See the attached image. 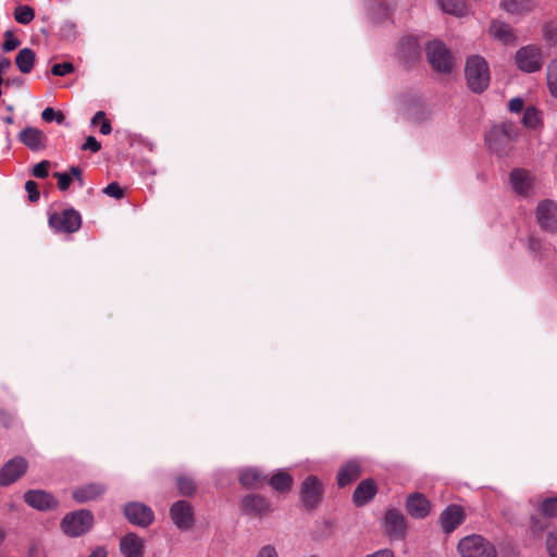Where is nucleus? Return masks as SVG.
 <instances>
[{"instance_id":"052dcab7","label":"nucleus","mask_w":557,"mask_h":557,"mask_svg":"<svg viewBox=\"0 0 557 557\" xmlns=\"http://www.w3.org/2000/svg\"><path fill=\"white\" fill-rule=\"evenodd\" d=\"M5 539V532L3 529L0 528V544L4 541Z\"/></svg>"},{"instance_id":"6e6d98bb","label":"nucleus","mask_w":557,"mask_h":557,"mask_svg":"<svg viewBox=\"0 0 557 557\" xmlns=\"http://www.w3.org/2000/svg\"><path fill=\"white\" fill-rule=\"evenodd\" d=\"M88 557H107V550L103 547H98Z\"/></svg>"},{"instance_id":"58836bf2","label":"nucleus","mask_w":557,"mask_h":557,"mask_svg":"<svg viewBox=\"0 0 557 557\" xmlns=\"http://www.w3.org/2000/svg\"><path fill=\"white\" fill-rule=\"evenodd\" d=\"M546 548L549 557H557V530L547 534Z\"/></svg>"},{"instance_id":"f8f14e48","label":"nucleus","mask_w":557,"mask_h":557,"mask_svg":"<svg viewBox=\"0 0 557 557\" xmlns=\"http://www.w3.org/2000/svg\"><path fill=\"white\" fill-rule=\"evenodd\" d=\"M240 510L250 516L263 517L272 511L270 503L260 495L249 494L242 498Z\"/></svg>"},{"instance_id":"9b49d317","label":"nucleus","mask_w":557,"mask_h":557,"mask_svg":"<svg viewBox=\"0 0 557 557\" xmlns=\"http://www.w3.org/2000/svg\"><path fill=\"white\" fill-rule=\"evenodd\" d=\"M536 218L542 228L557 231V202L549 199L541 201L536 208Z\"/></svg>"},{"instance_id":"6ab92c4d","label":"nucleus","mask_w":557,"mask_h":557,"mask_svg":"<svg viewBox=\"0 0 557 557\" xmlns=\"http://www.w3.org/2000/svg\"><path fill=\"white\" fill-rule=\"evenodd\" d=\"M376 494V484L373 480L361 481L352 494V500L357 506H363L369 503Z\"/></svg>"},{"instance_id":"a18cd8bd","label":"nucleus","mask_w":557,"mask_h":557,"mask_svg":"<svg viewBox=\"0 0 557 557\" xmlns=\"http://www.w3.org/2000/svg\"><path fill=\"white\" fill-rule=\"evenodd\" d=\"M100 148V143L94 136H88L85 144L82 146L83 150H90L92 152H98Z\"/></svg>"},{"instance_id":"5fc2aeb1","label":"nucleus","mask_w":557,"mask_h":557,"mask_svg":"<svg viewBox=\"0 0 557 557\" xmlns=\"http://www.w3.org/2000/svg\"><path fill=\"white\" fill-rule=\"evenodd\" d=\"M69 174L71 175L72 178L74 177L76 180H81L82 170L78 166H71Z\"/></svg>"},{"instance_id":"09e8293b","label":"nucleus","mask_w":557,"mask_h":557,"mask_svg":"<svg viewBox=\"0 0 557 557\" xmlns=\"http://www.w3.org/2000/svg\"><path fill=\"white\" fill-rule=\"evenodd\" d=\"M384 5H385V12L383 14L379 13L377 20L386 17L387 13L395 8L396 2H395V0H384Z\"/></svg>"},{"instance_id":"412c9836","label":"nucleus","mask_w":557,"mask_h":557,"mask_svg":"<svg viewBox=\"0 0 557 557\" xmlns=\"http://www.w3.org/2000/svg\"><path fill=\"white\" fill-rule=\"evenodd\" d=\"M20 139L30 150H39L45 147L46 135L38 128L27 127L20 133Z\"/></svg>"},{"instance_id":"3c124183","label":"nucleus","mask_w":557,"mask_h":557,"mask_svg":"<svg viewBox=\"0 0 557 557\" xmlns=\"http://www.w3.org/2000/svg\"><path fill=\"white\" fill-rule=\"evenodd\" d=\"M502 515L508 521H512L516 517L515 512L509 508V506L504 505L502 508Z\"/></svg>"},{"instance_id":"aec40b11","label":"nucleus","mask_w":557,"mask_h":557,"mask_svg":"<svg viewBox=\"0 0 557 557\" xmlns=\"http://www.w3.org/2000/svg\"><path fill=\"white\" fill-rule=\"evenodd\" d=\"M408 512L413 518H424L430 512V503L429 500L421 494H412L408 497L406 504Z\"/></svg>"},{"instance_id":"7ed1b4c3","label":"nucleus","mask_w":557,"mask_h":557,"mask_svg":"<svg viewBox=\"0 0 557 557\" xmlns=\"http://www.w3.org/2000/svg\"><path fill=\"white\" fill-rule=\"evenodd\" d=\"M458 552L462 557H496L497 553L492 543L481 535H469L460 540Z\"/></svg>"},{"instance_id":"680f3d73","label":"nucleus","mask_w":557,"mask_h":557,"mask_svg":"<svg viewBox=\"0 0 557 557\" xmlns=\"http://www.w3.org/2000/svg\"><path fill=\"white\" fill-rule=\"evenodd\" d=\"M4 122H5L7 124H12V123H13V117H12V116H7V117L4 119Z\"/></svg>"},{"instance_id":"7c9ffc66","label":"nucleus","mask_w":557,"mask_h":557,"mask_svg":"<svg viewBox=\"0 0 557 557\" xmlns=\"http://www.w3.org/2000/svg\"><path fill=\"white\" fill-rule=\"evenodd\" d=\"M546 79L550 95L557 98V58L552 60L547 65Z\"/></svg>"},{"instance_id":"bf43d9fd","label":"nucleus","mask_w":557,"mask_h":557,"mask_svg":"<svg viewBox=\"0 0 557 557\" xmlns=\"http://www.w3.org/2000/svg\"><path fill=\"white\" fill-rule=\"evenodd\" d=\"M428 115H429V111H428L426 109H423V110H422V116H421V117H416V121H422V120H424Z\"/></svg>"},{"instance_id":"37998d69","label":"nucleus","mask_w":557,"mask_h":557,"mask_svg":"<svg viewBox=\"0 0 557 557\" xmlns=\"http://www.w3.org/2000/svg\"><path fill=\"white\" fill-rule=\"evenodd\" d=\"M255 557H280L275 546L267 544L261 546Z\"/></svg>"},{"instance_id":"f704fd0d","label":"nucleus","mask_w":557,"mask_h":557,"mask_svg":"<svg viewBox=\"0 0 557 557\" xmlns=\"http://www.w3.org/2000/svg\"><path fill=\"white\" fill-rule=\"evenodd\" d=\"M41 117L45 122L55 121L59 124L64 122V114L61 111H54L52 108L48 107L41 112Z\"/></svg>"},{"instance_id":"864d4df0","label":"nucleus","mask_w":557,"mask_h":557,"mask_svg":"<svg viewBox=\"0 0 557 557\" xmlns=\"http://www.w3.org/2000/svg\"><path fill=\"white\" fill-rule=\"evenodd\" d=\"M11 66V61L8 58H2L0 60V75L4 73Z\"/></svg>"},{"instance_id":"20e7f679","label":"nucleus","mask_w":557,"mask_h":557,"mask_svg":"<svg viewBox=\"0 0 557 557\" xmlns=\"http://www.w3.org/2000/svg\"><path fill=\"white\" fill-rule=\"evenodd\" d=\"M94 522V517L88 510H77L66 515L61 523L62 530L70 536H79L87 532Z\"/></svg>"},{"instance_id":"4468645a","label":"nucleus","mask_w":557,"mask_h":557,"mask_svg":"<svg viewBox=\"0 0 557 557\" xmlns=\"http://www.w3.org/2000/svg\"><path fill=\"white\" fill-rule=\"evenodd\" d=\"M25 503L37 510H49L57 508V499L49 493L41 490H32L24 494Z\"/></svg>"},{"instance_id":"2f4dec72","label":"nucleus","mask_w":557,"mask_h":557,"mask_svg":"<svg viewBox=\"0 0 557 557\" xmlns=\"http://www.w3.org/2000/svg\"><path fill=\"white\" fill-rule=\"evenodd\" d=\"M35 17L34 10L28 5H18L14 11V18L20 24H29Z\"/></svg>"},{"instance_id":"c756f323","label":"nucleus","mask_w":557,"mask_h":557,"mask_svg":"<svg viewBox=\"0 0 557 557\" xmlns=\"http://www.w3.org/2000/svg\"><path fill=\"white\" fill-rule=\"evenodd\" d=\"M442 10L456 16H465L469 9L463 0H437Z\"/></svg>"},{"instance_id":"e2e57ef3","label":"nucleus","mask_w":557,"mask_h":557,"mask_svg":"<svg viewBox=\"0 0 557 557\" xmlns=\"http://www.w3.org/2000/svg\"><path fill=\"white\" fill-rule=\"evenodd\" d=\"M76 181H77V183L79 184V186H84V180H83V177H82V176H81V180H76Z\"/></svg>"},{"instance_id":"0e129e2a","label":"nucleus","mask_w":557,"mask_h":557,"mask_svg":"<svg viewBox=\"0 0 557 557\" xmlns=\"http://www.w3.org/2000/svg\"><path fill=\"white\" fill-rule=\"evenodd\" d=\"M377 10H379V8H375V7L372 8V11H373L374 14H376Z\"/></svg>"},{"instance_id":"a19ab883","label":"nucleus","mask_w":557,"mask_h":557,"mask_svg":"<svg viewBox=\"0 0 557 557\" xmlns=\"http://www.w3.org/2000/svg\"><path fill=\"white\" fill-rule=\"evenodd\" d=\"M49 166L50 162L47 160L37 163L33 169V175L37 178H46L48 176Z\"/></svg>"},{"instance_id":"ddd939ff","label":"nucleus","mask_w":557,"mask_h":557,"mask_svg":"<svg viewBox=\"0 0 557 557\" xmlns=\"http://www.w3.org/2000/svg\"><path fill=\"white\" fill-rule=\"evenodd\" d=\"M170 515L180 530H188L194 523L191 506L184 500L174 503L170 509Z\"/></svg>"},{"instance_id":"ea45409f","label":"nucleus","mask_w":557,"mask_h":557,"mask_svg":"<svg viewBox=\"0 0 557 557\" xmlns=\"http://www.w3.org/2000/svg\"><path fill=\"white\" fill-rule=\"evenodd\" d=\"M103 193L109 196V197H113L115 199H121L123 198L124 196V191L123 189L121 188V186L113 182V183H110L104 189H103Z\"/></svg>"},{"instance_id":"72a5a7b5","label":"nucleus","mask_w":557,"mask_h":557,"mask_svg":"<svg viewBox=\"0 0 557 557\" xmlns=\"http://www.w3.org/2000/svg\"><path fill=\"white\" fill-rule=\"evenodd\" d=\"M20 45L21 41L15 37L13 30L9 29L4 32V41L1 47L4 52H10L16 49Z\"/></svg>"},{"instance_id":"a211bd4d","label":"nucleus","mask_w":557,"mask_h":557,"mask_svg":"<svg viewBox=\"0 0 557 557\" xmlns=\"http://www.w3.org/2000/svg\"><path fill=\"white\" fill-rule=\"evenodd\" d=\"M463 511L459 506L451 505L441 515L440 521L445 532L454 531L463 521Z\"/></svg>"},{"instance_id":"1a4fd4ad","label":"nucleus","mask_w":557,"mask_h":557,"mask_svg":"<svg viewBox=\"0 0 557 557\" xmlns=\"http://www.w3.org/2000/svg\"><path fill=\"white\" fill-rule=\"evenodd\" d=\"M27 461L23 457H14L0 469V485L8 486L18 480L27 470Z\"/></svg>"},{"instance_id":"5701e85b","label":"nucleus","mask_w":557,"mask_h":557,"mask_svg":"<svg viewBox=\"0 0 557 557\" xmlns=\"http://www.w3.org/2000/svg\"><path fill=\"white\" fill-rule=\"evenodd\" d=\"M510 183L515 191L524 195L532 185V176L524 170L516 169L510 174Z\"/></svg>"},{"instance_id":"cd10ccee","label":"nucleus","mask_w":557,"mask_h":557,"mask_svg":"<svg viewBox=\"0 0 557 557\" xmlns=\"http://www.w3.org/2000/svg\"><path fill=\"white\" fill-rule=\"evenodd\" d=\"M35 59V52L30 48H23L15 58V64L23 74H28L34 67Z\"/></svg>"},{"instance_id":"393cba45","label":"nucleus","mask_w":557,"mask_h":557,"mask_svg":"<svg viewBox=\"0 0 557 557\" xmlns=\"http://www.w3.org/2000/svg\"><path fill=\"white\" fill-rule=\"evenodd\" d=\"M360 467L357 462H347L337 474V483L341 487L349 485L360 476Z\"/></svg>"},{"instance_id":"de8ad7c7","label":"nucleus","mask_w":557,"mask_h":557,"mask_svg":"<svg viewBox=\"0 0 557 557\" xmlns=\"http://www.w3.org/2000/svg\"><path fill=\"white\" fill-rule=\"evenodd\" d=\"M63 37H70L75 33V25L72 22H65L61 27Z\"/></svg>"},{"instance_id":"0eeeda50","label":"nucleus","mask_w":557,"mask_h":557,"mask_svg":"<svg viewBox=\"0 0 557 557\" xmlns=\"http://www.w3.org/2000/svg\"><path fill=\"white\" fill-rule=\"evenodd\" d=\"M428 60L440 73H449L453 69V57L441 41H432L426 46Z\"/></svg>"},{"instance_id":"f257e3e1","label":"nucleus","mask_w":557,"mask_h":557,"mask_svg":"<svg viewBox=\"0 0 557 557\" xmlns=\"http://www.w3.org/2000/svg\"><path fill=\"white\" fill-rule=\"evenodd\" d=\"M465 75L467 85L473 92L480 94L490 85V69L487 62L480 55H471L468 58Z\"/></svg>"},{"instance_id":"bb28decb","label":"nucleus","mask_w":557,"mask_h":557,"mask_svg":"<svg viewBox=\"0 0 557 557\" xmlns=\"http://www.w3.org/2000/svg\"><path fill=\"white\" fill-rule=\"evenodd\" d=\"M491 35L502 41L503 44H510L515 41V35L511 27L503 22L495 21L490 27Z\"/></svg>"},{"instance_id":"a878e982","label":"nucleus","mask_w":557,"mask_h":557,"mask_svg":"<svg viewBox=\"0 0 557 557\" xmlns=\"http://www.w3.org/2000/svg\"><path fill=\"white\" fill-rule=\"evenodd\" d=\"M398 50L401 58H404L406 62H409L416 60L419 57L420 45L416 38L407 37L399 42Z\"/></svg>"},{"instance_id":"4c0bfd02","label":"nucleus","mask_w":557,"mask_h":557,"mask_svg":"<svg viewBox=\"0 0 557 557\" xmlns=\"http://www.w3.org/2000/svg\"><path fill=\"white\" fill-rule=\"evenodd\" d=\"M74 71V66L70 62L54 64L51 67V73L55 76H65Z\"/></svg>"},{"instance_id":"8fccbe9b","label":"nucleus","mask_w":557,"mask_h":557,"mask_svg":"<svg viewBox=\"0 0 557 557\" xmlns=\"http://www.w3.org/2000/svg\"><path fill=\"white\" fill-rule=\"evenodd\" d=\"M364 557H394V553L391 549H380L375 553L369 554Z\"/></svg>"},{"instance_id":"4d7b16f0","label":"nucleus","mask_w":557,"mask_h":557,"mask_svg":"<svg viewBox=\"0 0 557 557\" xmlns=\"http://www.w3.org/2000/svg\"><path fill=\"white\" fill-rule=\"evenodd\" d=\"M103 119H106L104 112L98 111L91 119V124H97L99 121H102Z\"/></svg>"},{"instance_id":"f03ea898","label":"nucleus","mask_w":557,"mask_h":557,"mask_svg":"<svg viewBox=\"0 0 557 557\" xmlns=\"http://www.w3.org/2000/svg\"><path fill=\"white\" fill-rule=\"evenodd\" d=\"M517 138V127L509 122L493 126L485 136L486 145L495 153L503 154Z\"/></svg>"},{"instance_id":"4be33fe9","label":"nucleus","mask_w":557,"mask_h":557,"mask_svg":"<svg viewBox=\"0 0 557 557\" xmlns=\"http://www.w3.org/2000/svg\"><path fill=\"white\" fill-rule=\"evenodd\" d=\"M500 8L511 15H523L535 8L534 0H502Z\"/></svg>"},{"instance_id":"2eb2a0df","label":"nucleus","mask_w":557,"mask_h":557,"mask_svg":"<svg viewBox=\"0 0 557 557\" xmlns=\"http://www.w3.org/2000/svg\"><path fill=\"white\" fill-rule=\"evenodd\" d=\"M385 530L392 537H403L406 532L404 515L396 509L388 510L385 515Z\"/></svg>"},{"instance_id":"39448f33","label":"nucleus","mask_w":557,"mask_h":557,"mask_svg":"<svg viewBox=\"0 0 557 557\" xmlns=\"http://www.w3.org/2000/svg\"><path fill=\"white\" fill-rule=\"evenodd\" d=\"M515 60L519 70L525 73H533L541 70L543 65V53L540 47L528 45L516 52Z\"/></svg>"},{"instance_id":"6e6552de","label":"nucleus","mask_w":557,"mask_h":557,"mask_svg":"<svg viewBox=\"0 0 557 557\" xmlns=\"http://www.w3.org/2000/svg\"><path fill=\"white\" fill-rule=\"evenodd\" d=\"M81 224V214L74 209H66L61 213H53L49 216V225L55 232L74 233L78 231Z\"/></svg>"},{"instance_id":"49530a36","label":"nucleus","mask_w":557,"mask_h":557,"mask_svg":"<svg viewBox=\"0 0 557 557\" xmlns=\"http://www.w3.org/2000/svg\"><path fill=\"white\" fill-rule=\"evenodd\" d=\"M511 112H520L523 109V100L521 98H512L508 102Z\"/></svg>"},{"instance_id":"79ce46f5","label":"nucleus","mask_w":557,"mask_h":557,"mask_svg":"<svg viewBox=\"0 0 557 557\" xmlns=\"http://www.w3.org/2000/svg\"><path fill=\"white\" fill-rule=\"evenodd\" d=\"M53 176L58 178V187L60 190L64 191L69 189L72 183V177L69 173L57 172L53 174Z\"/></svg>"},{"instance_id":"e433bc0d","label":"nucleus","mask_w":557,"mask_h":557,"mask_svg":"<svg viewBox=\"0 0 557 557\" xmlns=\"http://www.w3.org/2000/svg\"><path fill=\"white\" fill-rule=\"evenodd\" d=\"M177 487L183 495H190L195 492V482L186 476H180L177 479Z\"/></svg>"},{"instance_id":"423d86ee","label":"nucleus","mask_w":557,"mask_h":557,"mask_svg":"<svg viewBox=\"0 0 557 557\" xmlns=\"http://www.w3.org/2000/svg\"><path fill=\"white\" fill-rule=\"evenodd\" d=\"M324 487L315 475H309L300 484L299 498L307 509L315 508L322 500Z\"/></svg>"},{"instance_id":"b1692460","label":"nucleus","mask_w":557,"mask_h":557,"mask_svg":"<svg viewBox=\"0 0 557 557\" xmlns=\"http://www.w3.org/2000/svg\"><path fill=\"white\" fill-rule=\"evenodd\" d=\"M265 476L263 473L256 468H246L242 469L238 473L239 483L245 488H253L257 487L260 483L264 481Z\"/></svg>"},{"instance_id":"603ef678","label":"nucleus","mask_w":557,"mask_h":557,"mask_svg":"<svg viewBox=\"0 0 557 557\" xmlns=\"http://www.w3.org/2000/svg\"><path fill=\"white\" fill-rule=\"evenodd\" d=\"M111 131H112V127H111L109 120L103 119L101 121L100 133L103 135H108L111 133Z\"/></svg>"},{"instance_id":"473e14b6","label":"nucleus","mask_w":557,"mask_h":557,"mask_svg":"<svg viewBox=\"0 0 557 557\" xmlns=\"http://www.w3.org/2000/svg\"><path fill=\"white\" fill-rule=\"evenodd\" d=\"M522 123L528 128H536L540 124L539 111L533 107L528 108L523 113Z\"/></svg>"},{"instance_id":"dca6fc26","label":"nucleus","mask_w":557,"mask_h":557,"mask_svg":"<svg viewBox=\"0 0 557 557\" xmlns=\"http://www.w3.org/2000/svg\"><path fill=\"white\" fill-rule=\"evenodd\" d=\"M104 492V485L100 483H90L73 490L72 496L77 503L82 504L98 499Z\"/></svg>"},{"instance_id":"c85d7f7f","label":"nucleus","mask_w":557,"mask_h":557,"mask_svg":"<svg viewBox=\"0 0 557 557\" xmlns=\"http://www.w3.org/2000/svg\"><path fill=\"white\" fill-rule=\"evenodd\" d=\"M294 483L293 476L286 471L278 470L269 479V485L277 492H287Z\"/></svg>"},{"instance_id":"c03bdc74","label":"nucleus","mask_w":557,"mask_h":557,"mask_svg":"<svg viewBox=\"0 0 557 557\" xmlns=\"http://www.w3.org/2000/svg\"><path fill=\"white\" fill-rule=\"evenodd\" d=\"M25 190L27 191L28 194V199L30 201H37L38 198H39V191H38V188H37V184L34 182V181H27L25 183Z\"/></svg>"},{"instance_id":"9d476101","label":"nucleus","mask_w":557,"mask_h":557,"mask_svg":"<svg viewBox=\"0 0 557 557\" xmlns=\"http://www.w3.org/2000/svg\"><path fill=\"white\" fill-rule=\"evenodd\" d=\"M126 519L138 527H148L152 523L154 516L152 510L141 503H129L124 506Z\"/></svg>"},{"instance_id":"c9c22d12","label":"nucleus","mask_w":557,"mask_h":557,"mask_svg":"<svg viewBox=\"0 0 557 557\" xmlns=\"http://www.w3.org/2000/svg\"><path fill=\"white\" fill-rule=\"evenodd\" d=\"M541 508L545 516L557 518V497L543 500Z\"/></svg>"},{"instance_id":"f3484780","label":"nucleus","mask_w":557,"mask_h":557,"mask_svg":"<svg viewBox=\"0 0 557 557\" xmlns=\"http://www.w3.org/2000/svg\"><path fill=\"white\" fill-rule=\"evenodd\" d=\"M120 550L124 557H143L144 541L134 533H128L120 541Z\"/></svg>"},{"instance_id":"13d9d810","label":"nucleus","mask_w":557,"mask_h":557,"mask_svg":"<svg viewBox=\"0 0 557 557\" xmlns=\"http://www.w3.org/2000/svg\"><path fill=\"white\" fill-rule=\"evenodd\" d=\"M529 247L532 251H536L540 247V243L536 239L531 238L529 242Z\"/></svg>"}]
</instances>
